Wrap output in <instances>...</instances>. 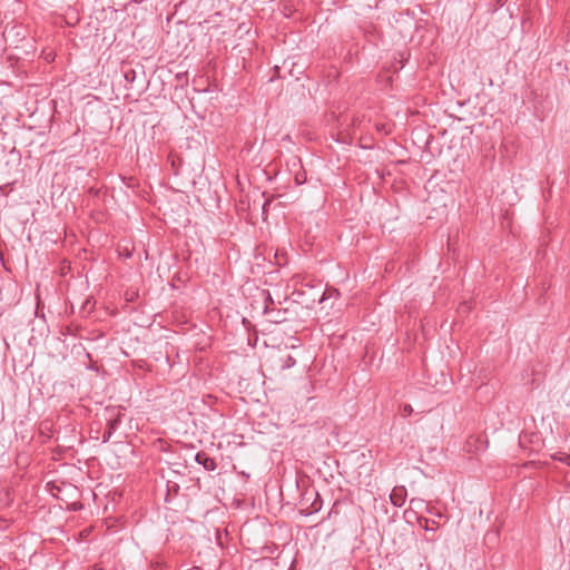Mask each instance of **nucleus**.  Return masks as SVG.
<instances>
[{"mask_svg": "<svg viewBox=\"0 0 570 570\" xmlns=\"http://www.w3.org/2000/svg\"><path fill=\"white\" fill-rule=\"evenodd\" d=\"M560 460L566 462L568 465H570V455H566L564 458H560Z\"/></svg>", "mask_w": 570, "mask_h": 570, "instance_id": "nucleus-11", "label": "nucleus"}, {"mask_svg": "<svg viewBox=\"0 0 570 570\" xmlns=\"http://www.w3.org/2000/svg\"><path fill=\"white\" fill-rule=\"evenodd\" d=\"M140 71L138 72L136 68H134L130 63H124L121 66V75L126 81V89L127 90H136L140 91L144 89L145 85V72L144 67H139Z\"/></svg>", "mask_w": 570, "mask_h": 570, "instance_id": "nucleus-2", "label": "nucleus"}, {"mask_svg": "<svg viewBox=\"0 0 570 570\" xmlns=\"http://www.w3.org/2000/svg\"><path fill=\"white\" fill-rule=\"evenodd\" d=\"M195 460L198 464L203 465L204 469L207 471H214L217 468L215 460L204 451L198 452L195 455Z\"/></svg>", "mask_w": 570, "mask_h": 570, "instance_id": "nucleus-4", "label": "nucleus"}, {"mask_svg": "<svg viewBox=\"0 0 570 570\" xmlns=\"http://www.w3.org/2000/svg\"><path fill=\"white\" fill-rule=\"evenodd\" d=\"M111 435H112V434L110 433V431L105 430V432L102 433V438H101V439H102V442H104V443H107V442L110 440Z\"/></svg>", "mask_w": 570, "mask_h": 570, "instance_id": "nucleus-10", "label": "nucleus"}, {"mask_svg": "<svg viewBox=\"0 0 570 570\" xmlns=\"http://www.w3.org/2000/svg\"><path fill=\"white\" fill-rule=\"evenodd\" d=\"M166 487H167V493H166L165 501L170 502L175 497L178 495L180 487L178 483L173 482V481H167Z\"/></svg>", "mask_w": 570, "mask_h": 570, "instance_id": "nucleus-5", "label": "nucleus"}, {"mask_svg": "<svg viewBox=\"0 0 570 570\" xmlns=\"http://www.w3.org/2000/svg\"><path fill=\"white\" fill-rule=\"evenodd\" d=\"M413 412V409L410 404H404L402 409V413L404 416L410 415Z\"/></svg>", "mask_w": 570, "mask_h": 570, "instance_id": "nucleus-9", "label": "nucleus"}, {"mask_svg": "<svg viewBox=\"0 0 570 570\" xmlns=\"http://www.w3.org/2000/svg\"><path fill=\"white\" fill-rule=\"evenodd\" d=\"M268 303L273 304V299H272V296L269 294H268V297H267V303H266V306H265V312H267Z\"/></svg>", "mask_w": 570, "mask_h": 570, "instance_id": "nucleus-12", "label": "nucleus"}, {"mask_svg": "<svg viewBox=\"0 0 570 570\" xmlns=\"http://www.w3.org/2000/svg\"><path fill=\"white\" fill-rule=\"evenodd\" d=\"M297 505L299 513L307 517L318 512L322 509L323 501L314 488H307L302 492Z\"/></svg>", "mask_w": 570, "mask_h": 570, "instance_id": "nucleus-1", "label": "nucleus"}, {"mask_svg": "<svg viewBox=\"0 0 570 570\" xmlns=\"http://www.w3.org/2000/svg\"><path fill=\"white\" fill-rule=\"evenodd\" d=\"M422 504H423V500L422 499L413 498L410 501L411 508H420Z\"/></svg>", "mask_w": 570, "mask_h": 570, "instance_id": "nucleus-8", "label": "nucleus"}, {"mask_svg": "<svg viewBox=\"0 0 570 570\" xmlns=\"http://www.w3.org/2000/svg\"><path fill=\"white\" fill-rule=\"evenodd\" d=\"M188 570H203V569L198 566H194V567L189 568Z\"/></svg>", "mask_w": 570, "mask_h": 570, "instance_id": "nucleus-13", "label": "nucleus"}, {"mask_svg": "<svg viewBox=\"0 0 570 570\" xmlns=\"http://www.w3.org/2000/svg\"><path fill=\"white\" fill-rule=\"evenodd\" d=\"M120 424H121V414L117 413L116 416H110L107 420L106 430L110 431V433L114 434Z\"/></svg>", "mask_w": 570, "mask_h": 570, "instance_id": "nucleus-6", "label": "nucleus"}, {"mask_svg": "<svg viewBox=\"0 0 570 570\" xmlns=\"http://www.w3.org/2000/svg\"><path fill=\"white\" fill-rule=\"evenodd\" d=\"M281 370H288L296 364V360L292 355H286L284 358H281Z\"/></svg>", "mask_w": 570, "mask_h": 570, "instance_id": "nucleus-7", "label": "nucleus"}, {"mask_svg": "<svg viewBox=\"0 0 570 570\" xmlns=\"http://www.w3.org/2000/svg\"><path fill=\"white\" fill-rule=\"evenodd\" d=\"M390 500L394 507L401 508L405 503V500H406L405 487H403V485L395 487L392 490V493L390 494Z\"/></svg>", "mask_w": 570, "mask_h": 570, "instance_id": "nucleus-3", "label": "nucleus"}]
</instances>
